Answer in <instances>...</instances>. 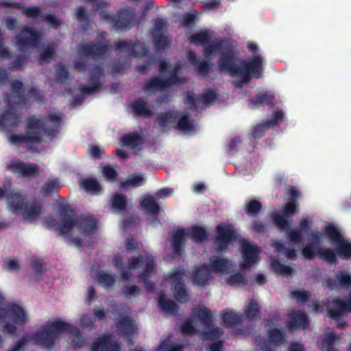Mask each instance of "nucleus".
Returning a JSON list of instances; mask_svg holds the SVG:
<instances>
[{
    "mask_svg": "<svg viewBox=\"0 0 351 351\" xmlns=\"http://www.w3.org/2000/svg\"><path fill=\"white\" fill-rule=\"evenodd\" d=\"M191 43L204 47L207 58L219 56V68L223 72L230 74L237 87L247 83L252 77H259L263 71V58L258 53L259 48L254 43H247V47L254 53L248 62L239 60L235 53L232 41L212 40V34L208 31L195 34L191 37Z\"/></svg>",
    "mask_w": 351,
    "mask_h": 351,
    "instance_id": "f257e3e1",
    "label": "nucleus"
},
{
    "mask_svg": "<svg viewBox=\"0 0 351 351\" xmlns=\"http://www.w3.org/2000/svg\"><path fill=\"white\" fill-rule=\"evenodd\" d=\"M60 221H47L50 228L63 234L69 243L80 247L89 243L90 235L97 228V221L92 216H76L64 201L59 204Z\"/></svg>",
    "mask_w": 351,
    "mask_h": 351,
    "instance_id": "f03ea898",
    "label": "nucleus"
},
{
    "mask_svg": "<svg viewBox=\"0 0 351 351\" xmlns=\"http://www.w3.org/2000/svg\"><path fill=\"white\" fill-rule=\"evenodd\" d=\"M113 265L121 273V279L132 281L136 279L143 282L147 291H152L149 278L156 274L153 258L151 256L128 257L125 252L117 254L113 258Z\"/></svg>",
    "mask_w": 351,
    "mask_h": 351,
    "instance_id": "7ed1b4c3",
    "label": "nucleus"
},
{
    "mask_svg": "<svg viewBox=\"0 0 351 351\" xmlns=\"http://www.w3.org/2000/svg\"><path fill=\"white\" fill-rule=\"evenodd\" d=\"M63 333H69L73 337V343L75 347H81L83 344L79 336V330L77 328L61 321L60 319L48 322L40 330L32 336H25L17 344L14 345L10 351H19L26 342L40 345L43 347L50 348L58 341Z\"/></svg>",
    "mask_w": 351,
    "mask_h": 351,
    "instance_id": "20e7f679",
    "label": "nucleus"
},
{
    "mask_svg": "<svg viewBox=\"0 0 351 351\" xmlns=\"http://www.w3.org/2000/svg\"><path fill=\"white\" fill-rule=\"evenodd\" d=\"M61 119L58 114H52L45 123V128H43V122L39 117H31L27 120V131L25 136L13 134L8 138L12 144L23 145L29 149L38 151L36 145L39 143L42 136L45 134L51 139L55 136L58 132Z\"/></svg>",
    "mask_w": 351,
    "mask_h": 351,
    "instance_id": "39448f33",
    "label": "nucleus"
},
{
    "mask_svg": "<svg viewBox=\"0 0 351 351\" xmlns=\"http://www.w3.org/2000/svg\"><path fill=\"white\" fill-rule=\"evenodd\" d=\"M289 202L283 207L282 215L278 213L273 214L272 218L276 226L281 230H286L289 240L294 244L299 245L302 241L303 232H306L312 226L313 220L310 217H305L300 221V228L291 229L289 228V222L285 219L293 216L296 212L298 204L296 199L299 196V192L294 188L289 189Z\"/></svg>",
    "mask_w": 351,
    "mask_h": 351,
    "instance_id": "423d86ee",
    "label": "nucleus"
},
{
    "mask_svg": "<svg viewBox=\"0 0 351 351\" xmlns=\"http://www.w3.org/2000/svg\"><path fill=\"white\" fill-rule=\"evenodd\" d=\"M211 312L207 308L199 306L193 310L190 319L182 326L181 330L187 335L199 333L204 339H217L222 332L219 328L211 326Z\"/></svg>",
    "mask_w": 351,
    "mask_h": 351,
    "instance_id": "0eeeda50",
    "label": "nucleus"
},
{
    "mask_svg": "<svg viewBox=\"0 0 351 351\" xmlns=\"http://www.w3.org/2000/svg\"><path fill=\"white\" fill-rule=\"evenodd\" d=\"M231 263L222 256H213L208 266L203 265L195 268L191 276L192 281L198 286L206 285L215 276H222L229 273Z\"/></svg>",
    "mask_w": 351,
    "mask_h": 351,
    "instance_id": "6e6552de",
    "label": "nucleus"
},
{
    "mask_svg": "<svg viewBox=\"0 0 351 351\" xmlns=\"http://www.w3.org/2000/svg\"><path fill=\"white\" fill-rule=\"evenodd\" d=\"M7 206L9 211L17 215H22L28 222L36 220L41 213V206L39 203L27 202L26 197L18 192H12L8 195Z\"/></svg>",
    "mask_w": 351,
    "mask_h": 351,
    "instance_id": "1a4fd4ad",
    "label": "nucleus"
},
{
    "mask_svg": "<svg viewBox=\"0 0 351 351\" xmlns=\"http://www.w3.org/2000/svg\"><path fill=\"white\" fill-rule=\"evenodd\" d=\"M178 70L179 66L172 68L167 61H161L160 62V75L164 78V80H160L158 78L151 80L145 86V92L151 94L166 90L178 81Z\"/></svg>",
    "mask_w": 351,
    "mask_h": 351,
    "instance_id": "9d476101",
    "label": "nucleus"
},
{
    "mask_svg": "<svg viewBox=\"0 0 351 351\" xmlns=\"http://www.w3.org/2000/svg\"><path fill=\"white\" fill-rule=\"evenodd\" d=\"M322 238L323 234L321 232L313 230L308 234V244L302 248V255L307 259H311L315 256H319L328 263H333L336 259L334 252L330 250H326L319 247Z\"/></svg>",
    "mask_w": 351,
    "mask_h": 351,
    "instance_id": "9b49d317",
    "label": "nucleus"
},
{
    "mask_svg": "<svg viewBox=\"0 0 351 351\" xmlns=\"http://www.w3.org/2000/svg\"><path fill=\"white\" fill-rule=\"evenodd\" d=\"M312 304L313 306V311L315 313L323 312L325 308H327L329 316L337 322L339 327L343 328L346 323L341 320V317L348 312H351V293L349 300L346 302L337 298L333 300L332 303L327 306L324 302L317 303L313 302Z\"/></svg>",
    "mask_w": 351,
    "mask_h": 351,
    "instance_id": "f8f14e48",
    "label": "nucleus"
},
{
    "mask_svg": "<svg viewBox=\"0 0 351 351\" xmlns=\"http://www.w3.org/2000/svg\"><path fill=\"white\" fill-rule=\"evenodd\" d=\"M188 237H191L196 243H201L206 238V233L203 228L198 226L176 230L172 235L174 258L180 255L183 244Z\"/></svg>",
    "mask_w": 351,
    "mask_h": 351,
    "instance_id": "ddd939ff",
    "label": "nucleus"
},
{
    "mask_svg": "<svg viewBox=\"0 0 351 351\" xmlns=\"http://www.w3.org/2000/svg\"><path fill=\"white\" fill-rule=\"evenodd\" d=\"M324 231L330 239L332 245L335 246L338 255L345 259L351 258V241L345 239L339 230L332 224H327Z\"/></svg>",
    "mask_w": 351,
    "mask_h": 351,
    "instance_id": "4468645a",
    "label": "nucleus"
},
{
    "mask_svg": "<svg viewBox=\"0 0 351 351\" xmlns=\"http://www.w3.org/2000/svg\"><path fill=\"white\" fill-rule=\"evenodd\" d=\"M240 243L242 256L241 267L243 269H247L257 264L260 261L259 254L261 249L257 245L246 239L241 240Z\"/></svg>",
    "mask_w": 351,
    "mask_h": 351,
    "instance_id": "2eb2a0df",
    "label": "nucleus"
},
{
    "mask_svg": "<svg viewBox=\"0 0 351 351\" xmlns=\"http://www.w3.org/2000/svg\"><path fill=\"white\" fill-rule=\"evenodd\" d=\"M285 341L284 334L276 328H270L268 331L267 338L261 339L256 338L257 348L261 351H274L276 347L280 346Z\"/></svg>",
    "mask_w": 351,
    "mask_h": 351,
    "instance_id": "dca6fc26",
    "label": "nucleus"
},
{
    "mask_svg": "<svg viewBox=\"0 0 351 351\" xmlns=\"http://www.w3.org/2000/svg\"><path fill=\"white\" fill-rule=\"evenodd\" d=\"M217 237L215 241V247L218 251L225 250L228 243L236 237V234L231 225H219L217 227Z\"/></svg>",
    "mask_w": 351,
    "mask_h": 351,
    "instance_id": "f3484780",
    "label": "nucleus"
},
{
    "mask_svg": "<svg viewBox=\"0 0 351 351\" xmlns=\"http://www.w3.org/2000/svg\"><path fill=\"white\" fill-rule=\"evenodd\" d=\"M184 276L183 269L178 268L173 271L169 278V282L174 287V296L180 302H185L187 301V295L184 288L182 278Z\"/></svg>",
    "mask_w": 351,
    "mask_h": 351,
    "instance_id": "a211bd4d",
    "label": "nucleus"
},
{
    "mask_svg": "<svg viewBox=\"0 0 351 351\" xmlns=\"http://www.w3.org/2000/svg\"><path fill=\"white\" fill-rule=\"evenodd\" d=\"M165 25V22L163 19H158L155 21L152 31L154 41L158 49L163 48L169 43V37L164 29Z\"/></svg>",
    "mask_w": 351,
    "mask_h": 351,
    "instance_id": "6ab92c4d",
    "label": "nucleus"
},
{
    "mask_svg": "<svg viewBox=\"0 0 351 351\" xmlns=\"http://www.w3.org/2000/svg\"><path fill=\"white\" fill-rule=\"evenodd\" d=\"M308 326V319L306 315L300 311H291L288 315L287 327L290 330H294L299 328L305 329Z\"/></svg>",
    "mask_w": 351,
    "mask_h": 351,
    "instance_id": "aec40b11",
    "label": "nucleus"
},
{
    "mask_svg": "<svg viewBox=\"0 0 351 351\" xmlns=\"http://www.w3.org/2000/svg\"><path fill=\"white\" fill-rule=\"evenodd\" d=\"M8 169L13 173L23 176H32L38 172L37 167L33 164H27L19 160H12L8 165Z\"/></svg>",
    "mask_w": 351,
    "mask_h": 351,
    "instance_id": "412c9836",
    "label": "nucleus"
},
{
    "mask_svg": "<svg viewBox=\"0 0 351 351\" xmlns=\"http://www.w3.org/2000/svg\"><path fill=\"white\" fill-rule=\"evenodd\" d=\"M326 286L330 289H337L339 287L348 289L351 287V274L347 271H341L336 279L328 278L326 280Z\"/></svg>",
    "mask_w": 351,
    "mask_h": 351,
    "instance_id": "4be33fe9",
    "label": "nucleus"
},
{
    "mask_svg": "<svg viewBox=\"0 0 351 351\" xmlns=\"http://www.w3.org/2000/svg\"><path fill=\"white\" fill-rule=\"evenodd\" d=\"M216 99V94L213 90H208L204 93L200 99H196L193 94H188L186 103L191 105V107L203 108V105L210 104L215 102Z\"/></svg>",
    "mask_w": 351,
    "mask_h": 351,
    "instance_id": "5701e85b",
    "label": "nucleus"
},
{
    "mask_svg": "<svg viewBox=\"0 0 351 351\" xmlns=\"http://www.w3.org/2000/svg\"><path fill=\"white\" fill-rule=\"evenodd\" d=\"M119 316L120 317L117 322V328L119 332L126 336L129 341V337L134 335L136 332V330L137 329L136 324L126 315L125 316L123 314L119 313Z\"/></svg>",
    "mask_w": 351,
    "mask_h": 351,
    "instance_id": "b1692460",
    "label": "nucleus"
},
{
    "mask_svg": "<svg viewBox=\"0 0 351 351\" xmlns=\"http://www.w3.org/2000/svg\"><path fill=\"white\" fill-rule=\"evenodd\" d=\"M90 351H120L117 342L110 336H104L98 339L91 347Z\"/></svg>",
    "mask_w": 351,
    "mask_h": 351,
    "instance_id": "393cba45",
    "label": "nucleus"
},
{
    "mask_svg": "<svg viewBox=\"0 0 351 351\" xmlns=\"http://www.w3.org/2000/svg\"><path fill=\"white\" fill-rule=\"evenodd\" d=\"M38 40V36L29 29L23 30L17 37V47L19 50H25L28 47L34 46Z\"/></svg>",
    "mask_w": 351,
    "mask_h": 351,
    "instance_id": "a878e982",
    "label": "nucleus"
},
{
    "mask_svg": "<svg viewBox=\"0 0 351 351\" xmlns=\"http://www.w3.org/2000/svg\"><path fill=\"white\" fill-rule=\"evenodd\" d=\"M133 19V10L128 8L119 12L113 21L117 28L123 29L128 27L132 23Z\"/></svg>",
    "mask_w": 351,
    "mask_h": 351,
    "instance_id": "bb28decb",
    "label": "nucleus"
},
{
    "mask_svg": "<svg viewBox=\"0 0 351 351\" xmlns=\"http://www.w3.org/2000/svg\"><path fill=\"white\" fill-rule=\"evenodd\" d=\"M91 83L89 86H83L81 87V91L83 93H92L96 92L99 86V79L101 76V71L99 67L91 69L89 71Z\"/></svg>",
    "mask_w": 351,
    "mask_h": 351,
    "instance_id": "cd10ccee",
    "label": "nucleus"
},
{
    "mask_svg": "<svg viewBox=\"0 0 351 351\" xmlns=\"http://www.w3.org/2000/svg\"><path fill=\"white\" fill-rule=\"evenodd\" d=\"M108 49V44L106 42L101 43L99 46H94L88 45L83 46L80 51V55L82 58L88 56H99L105 53Z\"/></svg>",
    "mask_w": 351,
    "mask_h": 351,
    "instance_id": "c85d7f7f",
    "label": "nucleus"
},
{
    "mask_svg": "<svg viewBox=\"0 0 351 351\" xmlns=\"http://www.w3.org/2000/svg\"><path fill=\"white\" fill-rule=\"evenodd\" d=\"M338 337L332 331L326 332L317 341L321 351H335L333 345Z\"/></svg>",
    "mask_w": 351,
    "mask_h": 351,
    "instance_id": "c756f323",
    "label": "nucleus"
},
{
    "mask_svg": "<svg viewBox=\"0 0 351 351\" xmlns=\"http://www.w3.org/2000/svg\"><path fill=\"white\" fill-rule=\"evenodd\" d=\"M18 119L15 108H10L8 112L0 117V130H3L16 125L19 123Z\"/></svg>",
    "mask_w": 351,
    "mask_h": 351,
    "instance_id": "7c9ffc66",
    "label": "nucleus"
},
{
    "mask_svg": "<svg viewBox=\"0 0 351 351\" xmlns=\"http://www.w3.org/2000/svg\"><path fill=\"white\" fill-rule=\"evenodd\" d=\"M222 322L226 327H232L242 320V315L233 310L226 309L221 312Z\"/></svg>",
    "mask_w": 351,
    "mask_h": 351,
    "instance_id": "2f4dec72",
    "label": "nucleus"
},
{
    "mask_svg": "<svg viewBox=\"0 0 351 351\" xmlns=\"http://www.w3.org/2000/svg\"><path fill=\"white\" fill-rule=\"evenodd\" d=\"M283 117V112L281 110H277L273 115L271 120L267 121L266 124L259 125L254 128L252 133L253 136L255 138H260L263 134L266 126H272L275 124H278L280 121L282 120Z\"/></svg>",
    "mask_w": 351,
    "mask_h": 351,
    "instance_id": "473e14b6",
    "label": "nucleus"
},
{
    "mask_svg": "<svg viewBox=\"0 0 351 351\" xmlns=\"http://www.w3.org/2000/svg\"><path fill=\"white\" fill-rule=\"evenodd\" d=\"M116 50L119 51H128L130 53H134L136 56H143L145 53V50L141 44L131 46L125 41H119L117 43Z\"/></svg>",
    "mask_w": 351,
    "mask_h": 351,
    "instance_id": "72a5a7b5",
    "label": "nucleus"
},
{
    "mask_svg": "<svg viewBox=\"0 0 351 351\" xmlns=\"http://www.w3.org/2000/svg\"><path fill=\"white\" fill-rule=\"evenodd\" d=\"M141 208L145 213L156 215L160 210L155 199L151 196L145 197L140 203Z\"/></svg>",
    "mask_w": 351,
    "mask_h": 351,
    "instance_id": "f704fd0d",
    "label": "nucleus"
},
{
    "mask_svg": "<svg viewBox=\"0 0 351 351\" xmlns=\"http://www.w3.org/2000/svg\"><path fill=\"white\" fill-rule=\"evenodd\" d=\"M143 138L136 133L125 135L121 140L123 146L131 149L138 147L143 143Z\"/></svg>",
    "mask_w": 351,
    "mask_h": 351,
    "instance_id": "c9c22d12",
    "label": "nucleus"
},
{
    "mask_svg": "<svg viewBox=\"0 0 351 351\" xmlns=\"http://www.w3.org/2000/svg\"><path fill=\"white\" fill-rule=\"evenodd\" d=\"M146 178L144 175L140 174L137 176H131L128 179L121 183V187L123 189H126L128 187H138L145 184Z\"/></svg>",
    "mask_w": 351,
    "mask_h": 351,
    "instance_id": "e433bc0d",
    "label": "nucleus"
},
{
    "mask_svg": "<svg viewBox=\"0 0 351 351\" xmlns=\"http://www.w3.org/2000/svg\"><path fill=\"white\" fill-rule=\"evenodd\" d=\"M132 108L136 114L142 117H149L152 112V109L148 107L145 101L141 99L134 103Z\"/></svg>",
    "mask_w": 351,
    "mask_h": 351,
    "instance_id": "4c0bfd02",
    "label": "nucleus"
},
{
    "mask_svg": "<svg viewBox=\"0 0 351 351\" xmlns=\"http://www.w3.org/2000/svg\"><path fill=\"white\" fill-rule=\"evenodd\" d=\"M81 186L86 191L93 195L98 194L101 190L97 181L92 178H86L82 180Z\"/></svg>",
    "mask_w": 351,
    "mask_h": 351,
    "instance_id": "58836bf2",
    "label": "nucleus"
},
{
    "mask_svg": "<svg viewBox=\"0 0 351 351\" xmlns=\"http://www.w3.org/2000/svg\"><path fill=\"white\" fill-rule=\"evenodd\" d=\"M158 304L160 308L167 313H173L177 309L176 304L171 300H167L163 293L159 297Z\"/></svg>",
    "mask_w": 351,
    "mask_h": 351,
    "instance_id": "ea45409f",
    "label": "nucleus"
},
{
    "mask_svg": "<svg viewBox=\"0 0 351 351\" xmlns=\"http://www.w3.org/2000/svg\"><path fill=\"white\" fill-rule=\"evenodd\" d=\"M97 280L105 288H109L114 282V277L106 271H101L97 275Z\"/></svg>",
    "mask_w": 351,
    "mask_h": 351,
    "instance_id": "a19ab883",
    "label": "nucleus"
},
{
    "mask_svg": "<svg viewBox=\"0 0 351 351\" xmlns=\"http://www.w3.org/2000/svg\"><path fill=\"white\" fill-rule=\"evenodd\" d=\"M245 315L249 319H254L259 315V306L255 300H251L246 306Z\"/></svg>",
    "mask_w": 351,
    "mask_h": 351,
    "instance_id": "79ce46f5",
    "label": "nucleus"
},
{
    "mask_svg": "<svg viewBox=\"0 0 351 351\" xmlns=\"http://www.w3.org/2000/svg\"><path fill=\"white\" fill-rule=\"evenodd\" d=\"M177 117V113L175 112H169L167 114H161L157 118V123L161 126L165 127L173 123Z\"/></svg>",
    "mask_w": 351,
    "mask_h": 351,
    "instance_id": "37998d69",
    "label": "nucleus"
},
{
    "mask_svg": "<svg viewBox=\"0 0 351 351\" xmlns=\"http://www.w3.org/2000/svg\"><path fill=\"white\" fill-rule=\"evenodd\" d=\"M178 128L184 132H191L195 130L193 121L186 116L182 117L178 123Z\"/></svg>",
    "mask_w": 351,
    "mask_h": 351,
    "instance_id": "c03bdc74",
    "label": "nucleus"
},
{
    "mask_svg": "<svg viewBox=\"0 0 351 351\" xmlns=\"http://www.w3.org/2000/svg\"><path fill=\"white\" fill-rule=\"evenodd\" d=\"M271 267L277 274L282 276H287L292 273L293 268L289 265L280 264L278 261L271 260Z\"/></svg>",
    "mask_w": 351,
    "mask_h": 351,
    "instance_id": "a18cd8bd",
    "label": "nucleus"
},
{
    "mask_svg": "<svg viewBox=\"0 0 351 351\" xmlns=\"http://www.w3.org/2000/svg\"><path fill=\"white\" fill-rule=\"evenodd\" d=\"M188 60L191 64L197 66L199 72L202 75H204L207 73L208 70V64L204 62L197 61L195 55L191 51H189L188 53Z\"/></svg>",
    "mask_w": 351,
    "mask_h": 351,
    "instance_id": "49530a36",
    "label": "nucleus"
},
{
    "mask_svg": "<svg viewBox=\"0 0 351 351\" xmlns=\"http://www.w3.org/2000/svg\"><path fill=\"white\" fill-rule=\"evenodd\" d=\"M183 346L174 345L169 337L161 342L156 351H182Z\"/></svg>",
    "mask_w": 351,
    "mask_h": 351,
    "instance_id": "de8ad7c7",
    "label": "nucleus"
},
{
    "mask_svg": "<svg viewBox=\"0 0 351 351\" xmlns=\"http://www.w3.org/2000/svg\"><path fill=\"white\" fill-rule=\"evenodd\" d=\"M111 205L112 208L117 211L124 210L126 206L125 197L120 194L114 195L111 200Z\"/></svg>",
    "mask_w": 351,
    "mask_h": 351,
    "instance_id": "09e8293b",
    "label": "nucleus"
},
{
    "mask_svg": "<svg viewBox=\"0 0 351 351\" xmlns=\"http://www.w3.org/2000/svg\"><path fill=\"white\" fill-rule=\"evenodd\" d=\"M60 188V183L57 179L49 180L42 189V193L44 195H49Z\"/></svg>",
    "mask_w": 351,
    "mask_h": 351,
    "instance_id": "8fccbe9b",
    "label": "nucleus"
},
{
    "mask_svg": "<svg viewBox=\"0 0 351 351\" xmlns=\"http://www.w3.org/2000/svg\"><path fill=\"white\" fill-rule=\"evenodd\" d=\"M274 95L270 93H261L256 95L255 98L252 100V103L255 104H265L270 105L273 103Z\"/></svg>",
    "mask_w": 351,
    "mask_h": 351,
    "instance_id": "3c124183",
    "label": "nucleus"
},
{
    "mask_svg": "<svg viewBox=\"0 0 351 351\" xmlns=\"http://www.w3.org/2000/svg\"><path fill=\"white\" fill-rule=\"evenodd\" d=\"M273 247L277 252L285 254L287 258L289 259H294L296 256L295 251L294 250L285 249V247L278 241L273 243Z\"/></svg>",
    "mask_w": 351,
    "mask_h": 351,
    "instance_id": "603ef678",
    "label": "nucleus"
},
{
    "mask_svg": "<svg viewBox=\"0 0 351 351\" xmlns=\"http://www.w3.org/2000/svg\"><path fill=\"white\" fill-rule=\"evenodd\" d=\"M291 298L298 302H306L310 296L308 291L303 289H296L291 291Z\"/></svg>",
    "mask_w": 351,
    "mask_h": 351,
    "instance_id": "864d4df0",
    "label": "nucleus"
},
{
    "mask_svg": "<svg viewBox=\"0 0 351 351\" xmlns=\"http://www.w3.org/2000/svg\"><path fill=\"white\" fill-rule=\"evenodd\" d=\"M261 204L256 200H251L246 206V213L248 215L254 216L256 215L261 209Z\"/></svg>",
    "mask_w": 351,
    "mask_h": 351,
    "instance_id": "5fc2aeb1",
    "label": "nucleus"
},
{
    "mask_svg": "<svg viewBox=\"0 0 351 351\" xmlns=\"http://www.w3.org/2000/svg\"><path fill=\"white\" fill-rule=\"evenodd\" d=\"M103 175L109 180H112L116 176L115 169L110 165H104L101 167Z\"/></svg>",
    "mask_w": 351,
    "mask_h": 351,
    "instance_id": "6e6d98bb",
    "label": "nucleus"
},
{
    "mask_svg": "<svg viewBox=\"0 0 351 351\" xmlns=\"http://www.w3.org/2000/svg\"><path fill=\"white\" fill-rule=\"evenodd\" d=\"M3 267L8 271H15L19 267V264L16 259H9L4 262Z\"/></svg>",
    "mask_w": 351,
    "mask_h": 351,
    "instance_id": "4d7b16f0",
    "label": "nucleus"
},
{
    "mask_svg": "<svg viewBox=\"0 0 351 351\" xmlns=\"http://www.w3.org/2000/svg\"><path fill=\"white\" fill-rule=\"evenodd\" d=\"M140 293V289L136 285L125 286L123 293L127 296H136Z\"/></svg>",
    "mask_w": 351,
    "mask_h": 351,
    "instance_id": "13d9d810",
    "label": "nucleus"
},
{
    "mask_svg": "<svg viewBox=\"0 0 351 351\" xmlns=\"http://www.w3.org/2000/svg\"><path fill=\"white\" fill-rule=\"evenodd\" d=\"M243 281H244V278H243V275H241V274H234V275L230 276L227 280L226 282L229 285H235L241 284L243 282Z\"/></svg>",
    "mask_w": 351,
    "mask_h": 351,
    "instance_id": "bf43d9fd",
    "label": "nucleus"
},
{
    "mask_svg": "<svg viewBox=\"0 0 351 351\" xmlns=\"http://www.w3.org/2000/svg\"><path fill=\"white\" fill-rule=\"evenodd\" d=\"M195 17V12L185 14L182 16V25L186 26L188 25H190L194 21Z\"/></svg>",
    "mask_w": 351,
    "mask_h": 351,
    "instance_id": "052dcab7",
    "label": "nucleus"
},
{
    "mask_svg": "<svg viewBox=\"0 0 351 351\" xmlns=\"http://www.w3.org/2000/svg\"><path fill=\"white\" fill-rule=\"evenodd\" d=\"M93 324L92 317L88 315H84L80 320V325L82 328L90 327Z\"/></svg>",
    "mask_w": 351,
    "mask_h": 351,
    "instance_id": "680f3d73",
    "label": "nucleus"
},
{
    "mask_svg": "<svg viewBox=\"0 0 351 351\" xmlns=\"http://www.w3.org/2000/svg\"><path fill=\"white\" fill-rule=\"evenodd\" d=\"M53 54V49H47V50L43 53L40 56L39 62L40 64H44L45 62H49V60L51 59Z\"/></svg>",
    "mask_w": 351,
    "mask_h": 351,
    "instance_id": "e2e57ef3",
    "label": "nucleus"
},
{
    "mask_svg": "<svg viewBox=\"0 0 351 351\" xmlns=\"http://www.w3.org/2000/svg\"><path fill=\"white\" fill-rule=\"evenodd\" d=\"M140 244L137 243L133 238L128 239L125 244L126 251L128 252L134 249H138Z\"/></svg>",
    "mask_w": 351,
    "mask_h": 351,
    "instance_id": "0e129e2a",
    "label": "nucleus"
},
{
    "mask_svg": "<svg viewBox=\"0 0 351 351\" xmlns=\"http://www.w3.org/2000/svg\"><path fill=\"white\" fill-rule=\"evenodd\" d=\"M173 194V189L170 188H164L159 190L156 195L158 198H165L171 196Z\"/></svg>",
    "mask_w": 351,
    "mask_h": 351,
    "instance_id": "69168bd1",
    "label": "nucleus"
},
{
    "mask_svg": "<svg viewBox=\"0 0 351 351\" xmlns=\"http://www.w3.org/2000/svg\"><path fill=\"white\" fill-rule=\"evenodd\" d=\"M24 12L27 16L30 17L37 16L40 13V10L37 7L27 8L25 10Z\"/></svg>",
    "mask_w": 351,
    "mask_h": 351,
    "instance_id": "338daca9",
    "label": "nucleus"
},
{
    "mask_svg": "<svg viewBox=\"0 0 351 351\" xmlns=\"http://www.w3.org/2000/svg\"><path fill=\"white\" fill-rule=\"evenodd\" d=\"M67 71L62 66H58L56 71V76L58 80L62 81V80L67 77Z\"/></svg>",
    "mask_w": 351,
    "mask_h": 351,
    "instance_id": "774afa93",
    "label": "nucleus"
}]
</instances>
